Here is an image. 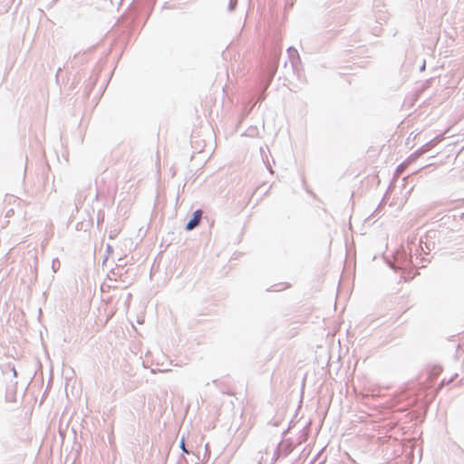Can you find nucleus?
Wrapping results in <instances>:
<instances>
[{
    "instance_id": "f257e3e1",
    "label": "nucleus",
    "mask_w": 464,
    "mask_h": 464,
    "mask_svg": "<svg viewBox=\"0 0 464 464\" xmlns=\"http://www.w3.org/2000/svg\"><path fill=\"white\" fill-rule=\"evenodd\" d=\"M202 211L197 210L193 214V218L187 224L186 229L187 230H192L194 227H196L201 219Z\"/></svg>"
},
{
    "instance_id": "f03ea898",
    "label": "nucleus",
    "mask_w": 464,
    "mask_h": 464,
    "mask_svg": "<svg viewBox=\"0 0 464 464\" xmlns=\"http://www.w3.org/2000/svg\"><path fill=\"white\" fill-rule=\"evenodd\" d=\"M181 449H183V450L187 452V450H186V449H185V445H184V443H183V442H182Z\"/></svg>"
}]
</instances>
